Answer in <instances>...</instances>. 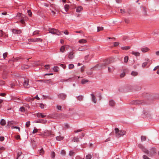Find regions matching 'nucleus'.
I'll list each match as a JSON object with an SVG mask.
<instances>
[{"label":"nucleus","instance_id":"f257e3e1","mask_svg":"<svg viewBox=\"0 0 159 159\" xmlns=\"http://www.w3.org/2000/svg\"><path fill=\"white\" fill-rule=\"evenodd\" d=\"M138 146L139 148H141L144 153L150 156H153L156 153V150L154 148H152L149 152L147 149L142 145L139 144Z\"/></svg>","mask_w":159,"mask_h":159},{"label":"nucleus","instance_id":"f03ea898","mask_svg":"<svg viewBox=\"0 0 159 159\" xmlns=\"http://www.w3.org/2000/svg\"><path fill=\"white\" fill-rule=\"evenodd\" d=\"M115 134L116 137L119 138L125 134L126 131L123 130H120L118 128H115Z\"/></svg>","mask_w":159,"mask_h":159},{"label":"nucleus","instance_id":"7ed1b4c3","mask_svg":"<svg viewBox=\"0 0 159 159\" xmlns=\"http://www.w3.org/2000/svg\"><path fill=\"white\" fill-rule=\"evenodd\" d=\"M48 30L49 31V33L52 34L58 35H59L61 34L60 32L57 29L49 28Z\"/></svg>","mask_w":159,"mask_h":159},{"label":"nucleus","instance_id":"20e7f679","mask_svg":"<svg viewBox=\"0 0 159 159\" xmlns=\"http://www.w3.org/2000/svg\"><path fill=\"white\" fill-rule=\"evenodd\" d=\"M43 135L44 136H53V134L48 130H45L43 133Z\"/></svg>","mask_w":159,"mask_h":159},{"label":"nucleus","instance_id":"39448f33","mask_svg":"<svg viewBox=\"0 0 159 159\" xmlns=\"http://www.w3.org/2000/svg\"><path fill=\"white\" fill-rule=\"evenodd\" d=\"M29 80L28 79H25L24 82L23 83V85L25 88H29L30 86L29 84Z\"/></svg>","mask_w":159,"mask_h":159},{"label":"nucleus","instance_id":"423d86ee","mask_svg":"<svg viewBox=\"0 0 159 159\" xmlns=\"http://www.w3.org/2000/svg\"><path fill=\"white\" fill-rule=\"evenodd\" d=\"M30 40L32 42H42L43 40L40 38H35L34 39H30Z\"/></svg>","mask_w":159,"mask_h":159},{"label":"nucleus","instance_id":"0eeeda50","mask_svg":"<svg viewBox=\"0 0 159 159\" xmlns=\"http://www.w3.org/2000/svg\"><path fill=\"white\" fill-rule=\"evenodd\" d=\"M143 102L141 101H133L131 102V104L134 105H138L142 104Z\"/></svg>","mask_w":159,"mask_h":159},{"label":"nucleus","instance_id":"6e6552de","mask_svg":"<svg viewBox=\"0 0 159 159\" xmlns=\"http://www.w3.org/2000/svg\"><path fill=\"white\" fill-rule=\"evenodd\" d=\"M115 102L113 100H110L109 101V104L110 107H114L115 106Z\"/></svg>","mask_w":159,"mask_h":159},{"label":"nucleus","instance_id":"1a4fd4ad","mask_svg":"<svg viewBox=\"0 0 159 159\" xmlns=\"http://www.w3.org/2000/svg\"><path fill=\"white\" fill-rule=\"evenodd\" d=\"M91 95L92 97V102L94 103H96L97 102V100L95 96L93 93L91 94Z\"/></svg>","mask_w":159,"mask_h":159},{"label":"nucleus","instance_id":"9d476101","mask_svg":"<svg viewBox=\"0 0 159 159\" xmlns=\"http://www.w3.org/2000/svg\"><path fill=\"white\" fill-rule=\"evenodd\" d=\"M12 30V33L14 34H19L21 32V31L20 30L13 29Z\"/></svg>","mask_w":159,"mask_h":159},{"label":"nucleus","instance_id":"9b49d317","mask_svg":"<svg viewBox=\"0 0 159 159\" xmlns=\"http://www.w3.org/2000/svg\"><path fill=\"white\" fill-rule=\"evenodd\" d=\"M74 53L73 52H71L69 54L68 58L69 59H71L74 58Z\"/></svg>","mask_w":159,"mask_h":159},{"label":"nucleus","instance_id":"f8f14e48","mask_svg":"<svg viewBox=\"0 0 159 159\" xmlns=\"http://www.w3.org/2000/svg\"><path fill=\"white\" fill-rule=\"evenodd\" d=\"M36 115L38 118H44L46 116V115L41 113H38L36 114Z\"/></svg>","mask_w":159,"mask_h":159},{"label":"nucleus","instance_id":"ddd939ff","mask_svg":"<svg viewBox=\"0 0 159 159\" xmlns=\"http://www.w3.org/2000/svg\"><path fill=\"white\" fill-rule=\"evenodd\" d=\"M16 122L13 121H9L7 124V126H8L9 127H10V126L12 125H16Z\"/></svg>","mask_w":159,"mask_h":159},{"label":"nucleus","instance_id":"4468645a","mask_svg":"<svg viewBox=\"0 0 159 159\" xmlns=\"http://www.w3.org/2000/svg\"><path fill=\"white\" fill-rule=\"evenodd\" d=\"M58 96L59 97V98L61 99H65L66 98V95L63 94V93H61Z\"/></svg>","mask_w":159,"mask_h":159},{"label":"nucleus","instance_id":"2eb2a0df","mask_svg":"<svg viewBox=\"0 0 159 159\" xmlns=\"http://www.w3.org/2000/svg\"><path fill=\"white\" fill-rule=\"evenodd\" d=\"M83 7L81 6H78L76 9V11L77 12H80L83 10Z\"/></svg>","mask_w":159,"mask_h":159},{"label":"nucleus","instance_id":"dca6fc26","mask_svg":"<svg viewBox=\"0 0 159 159\" xmlns=\"http://www.w3.org/2000/svg\"><path fill=\"white\" fill-rule=\"evenodd\" d=\"M108 71L109 72H112L114 70V68L113 66H110L108 67Z\"/></svg>","mask_w":159,"mask_h":159},{"label":"nucleus","instance_id":"f3484780","mask_svg":"<svg viewBox=\"0 0 159 159\" xmlns=\"http://www.w3.org/2000/svg\"><path fill=\"white\" fill-rule=\"evenodd\" d=\"M149 50V49L147 47L142 48L141 51L143 52H148Z\"/></svg>","mask_w":159,"mask_h":159},{"label":"nucleus","instance_id":"a211bd4d","mask_svg":"<svg viewBox=\"0 0 159 159\" xmlns=\"http://www.w3.org/2000/svg\"><path fill=\"white\" fill-rule=\"evenodd\" d=\"M72 141L74 142H79V138L78 137H75L73 138Z\"/></svg>","mask_w":159,"mask_h":159},{"label":"nucleus","instance_id":"6ab92c4d","mask_svg":"<svg viewBox=\"0 0 159 159\" xmlns=\"http://www.w3.org/2000/svg\"><path fill=\"white\" fill-rule=\"evenodd\" d=\"M46 120H39L37 121L36 122V123H39L43 124H45L46 123Z\"/></svg>","mask_w":159,"mask_h":159},{"label":"nucleus","instance_id":"aec40b11","mask_svg":"<svg viewBox=\"0 0 159 159\" xmlns=\"http://www.w3.org/2000/svg\"><path fill=\"white\" fill-rule=\"evenodd\" d=\"M79 42L80 43H84L87 42V41L85 39H82L79 40Z\"/></svg>","mask_w":159,"mask_h":159},{"label":"nucleus","instance_id":"412c9836","mask_svg":"<svg viewBox=\"0 0 159 159\" xmlns=\"http://www.w3.org/2000/svg\"><path fill=\"white\" fill-rule=\"evenodd\" d=\"M131 54L133 55H134L136 57L139 56L140 55V53L138 52L133 51L132 52Z\"/></svg>","mask_w":159,"mask_h":159},{"label":"nucleus","instance_id":"4be33fe9","mask_svg":"<svg viewBox=\"0 0 159 159\" xmlns=\"http://www.w3.org/2000/svg\"><path fill=\"white\" fill-rule=\"evenodd\" d=\"M120 12L121 14H124L126 13H128L129 14H130L129 11H125V10L124 9H120Z\"/></svg>","mask_w":159,"mask_h":159},{"label":"nucleus","instance_id":"5701e85b","mask_svg":"<svg viewBox=\"0 0 159 159\" xmlns=\"http://www.w3.org/2000/svg\"><path fill=\"white\" fill-rule=\"evenodd\" d=\"M0 124L2 126L5 125L6 124V122L5 120L3 119H2L0 122Z\"/></svg>","mask_w":159,"mask_h":159},{"label":"nucleus","instance_id":"b1692460","mask_svg":"<svg viewBox=\"0 0 159 159\" xmlns=\"http://www.w3.org/2000/svg\"><path fill=\"white\" fill-rule=\"evenodd\" d=\"M88 81H89V80H88L84 79H83L81 80V83L82 84H84L86 83H87L88 82Z\"/></svg>","mask_w":159,"mask_h":159},{"label":"nucleus","instance_id":"393cba45","mask_svg":"<svg viewBox=\"0 0 159 159\" xmlns=\"http://www.w3.org/2000/svg\"><path fill=\"white\" fill-rule=\"evenodd\" d=\"M64 7V8H65V11L66 12H67L69 9V5H67V4L65 5Z\"/></svg>","mask_w":159,"mask_h":159},{"label":"nucleus","instance_id":"a878e982","mask_svg":"<svg viewBox=\"0 0 159 159\" xmlns=\"http://www.w3.org/2000/svg\"><path fill=\"white\" fill-rule=\"evenodd\" d=\"M121 49L123 50H128L130 48V46L123 47L121 48Z\"/></svg>","mask_w":159,"mask_h":159},{"label":"nucleus","instance_id":"bb28decb","mask_svg":"<svg viewBox=\"0 0 159 159\" xmlns=\"http://www.w3.org/2000/svg\"><path fill=\"white\" fill-rule=\"evenodd\" d=\"M65 46H62L60 48V51L62 52H64L65 50Z\"/></svg>","mask_w":159,"mask_h":159},{"label":"nucleus","instance_id":"cd10ccee","mask_svg":"<svg viewBox=\"0 0 159 159\" xmlns=\"http://www.w3.org/2000/svg\"><path fill=\"white\" fill-rule=\"evenodd\" d=\"M64 138L63 137L61 136H60L57 137H56V139L58 141H60L62 140Z\"/></svg>","mask_w":159,"mask_h":159},{"label":"nucleus","instance_id":"c85d7f7f","mask_svg":"<svg viewBox=\"0 0 159 159\" xmlns=\"http://www.w3.org/2000/svg\"><path fill=\"white\" fill-rule=\"evenodd\" d=\"M29 67V66L28 65H24L22 66L21 68L22 69H28Z\"/></svg>","mask_w":159,"mask_h":159},{"label":"nucleus","instance_id":"c756f323","mask_svg":"<svg viewBox=\"0 0 159 159\" xmlns=\"http://www.w3.org/2000/svg\"><path fill=\"white\" fill-rule=\"evenodd\" d=\"M40 155H42L44 153V151L43 150V148H41L40 150H39L38 151Z\"/></svg>","mask_w":159,"mask_h":159},{"label":"nucleus","instance_id":"7c9ffc66","mask_svg":"<svg viewBox=\"0 0 159 159\" xmlns=\"http://www.w3.org/2000/svg\"><path fill=\"white\" fill-rule=\"evenodd\" d=\"M92 157V156L90 154L87 155L86 156V159H91Z\"/></svg>","mask_w":159,"mask_h":159},{"label":"nucleus","instance_id":"2f4dec72","mask_svg":"<svg viewBox=\"0 0 159 159\" xmlns=\"http://www.w3.org/2000/svg\"><path fill=\"white\" fill-rule=\"evenodd\" d=\"M68 67L69 69H71L74 67V66L73 64H69Z\"/></svg>","mask_w":159,"mask_h":159},{"label":"nucleus","instance_id":"473e14b6","mask_svg":"<svg viewBox=\"0 0 159 159\" xmlns=\"http://www.w3.org/2000/svg\"><path fill=\"white\" fill-rule=\"evenodd\" d=\"M59 68L57 66H55L53 68V70L55 72H57L58 71Z\"/></svg>","mask_w":159,"mask_h":159},{"label":"nucleus","instance_id":"72a5a7b5","mask_svg":"<svg viewBox=\"0 0 159 159\" xmlns=\"http://www.w3.org/2000/svg\"><path fill=\"white\" fill-rule=\"evenodd\" d=\"M138 74V73L137 72L132 71L131 73V75L134 76H136Z\"/></svg>","mask_w":159,"mask_h":159},{"label":"nucleus","instance_id":"f704fd0d","mask_svg":"<svg viewBox=\"0 0 159 159\" xmlns=\"http://www.w3.org/2000/svg\"><path fill=\"white\" fill-rule=\"evenodd\" d=\"M20 111L21 112H24L25 111V109L24 107H21L20 109Z\"/></svg>","mask_w":159,"mask_h":159},{"label":"nucleus","instance_id":"c9c22d12","mask_svg":"<svg viewBox=\"0 0 159 159\" xmlns=\"http://www.w3.org/2000/svg\"><path fill=\"white\" fill-rule=\"evenodd\" d=\"M129 59V57L128 56H125L124 58V61L125 62H127L128 61Z\"/></svg>","mask_w":159,"mask_h":159},{"label":"nucleus","instance_id":"e433bc0d","mask_svg":"<svg viewBox=\"0 0 159 159\" xmlns=\"http://www.w3.org/2000/svg\"><path fill=\"white\" fill-rule=\"evenodd\" d=\"M75 153V152L73 151H70V152L69 153V155L71 156H73Z\"/></svg>","mask_w":159,"mask_h":159},{"label":"nucleus","instance_id":"4c0bfd02","mask_svg":"<svg viewBox=\"0 0 159 159\" xmlns=\"http://www.w3.org/2000/svg\"><path fill=\"white\" fill-rule=\"evenodd\" d=\"M24 16H22L21 17V20H20V22L22 24H25V22L24 21Z\"/></svg>","mask_w":159,"mask_h":159},{"label":"nucleus","instance_id":"58836bf2","mask_svg":"<svg viewBox=\"0 0 159 159\" xmlns=\"http://www.w3.org/2000/svg\"><path fill=\"white\" fill-rule=\"evenodd\" d=\"M146 137L145 136H142L141 137V140L142 141H144L146 140Z\"/></svg>","mask_w":159,"mask_h":159},{"label":"nucleus","instance_id":"ea45409f","mask_svg":"<svg viewBox=\"0 0 159 159\" xmlns=\"http://www.w3.org/2000/svg\"><path fill=\"white\" fill-rule=\"evenodd\" d=\"M97 28L98 32L102 30L103 29V27H98Z\"/></svg>","mask_w":159,"mask_h":159},{"label":"nucleus","instance_id":"a19ab883","mask_svg":"<svg viewBox=\"0 0 159 159\" xmlns=\"http://www.w3.org/2000/svg\"><path fill=\"white\" fill-rule=\"evenodd\" d=\"M77 99L78 100H79L80 101H82L83 99V96H78L77 97Z\"/></svg>","mask_w":159,"mask_h":159},{"label":"nucleus","instance_id":"79ce46f5","mask_svg":"<svg viewBox=\"0 0 159 159\" xmlns=\"http://www.w3.org/2000/svg\"><path fill=\"white\" fill-rule=\"evenodd\" d=\"M7 54L8 53L7 52H5L3 54V56L4 59H5L6 58L7 56Z\"/></svg>","mask_w":159,"mask_h":159},{"label":"nucleus","instance_id":"37998d69","mask_svg":"<svg viewBox=\"0 0 159 159\" xmlns=\"http://www.w3.org/2000/svg\"><path fill=\"white\" fill-rule=\"evenodd\" d=\"M143 159H151L146 155H143Z\"/></svg>","mask_w":159,"mask_h":159},{"label":"nucleus","instance_id":"c03bdc74","mask_svg":"<svg viewBox=\"0 0 159 159\" xmlns=\"http://www.w3.org/2000/svg\"><path fill=\"white\" fill-rule=\"evenodd\" d=\"M51 157L52 158H54L55 155V153L54 152H51Z\"/></svg>","mask_w":159,"mask_h":159},{"label":"nucleus","instance_id":"a18cd8bd","mask_svg":"<svg viewBox=\"0 0 159 159\" xmlns=\"http://www.w3.org/2000/svg\"><path fill=\"white\" fill-rule=\"evenodd\" d=\"M27 13L30 16H32V13L30 10H28L27 11Z\"/></svg>","mask_w":159,"mask_h":159},{"label":"nucleus","instance_id":"49530a36","mask_svg":"<svg viewBox=\"0 0 159 159\" xmlns=\"http://www.w3.org/2000/svg\"><path fill=\"white\" fill-rule=\"evenodd\" d=\"M61 154L62 155L65 156L66 155V152L64 150H62L61 152Z\"/></svg>","mask_w":159,"mask_h":159},{"label":"nucleus","instance_id":"de8ad7c7","mask_svg":"<svg viewBox=\"0 0 159 159\" xmlns=\"http://www.w3.org/2000/svg\"><path fill=\"white\" fill-rule=\"evenodd\" d=\"M110 63V61L109 60L107 59V60L105 62V66L108 65Z\"/></svg>","mask_w":159,"mask_h":159},{"label":"nucleus","instance_id":"09e8293b","mask_svg":"<svg viewBox=\"0 0 159 159\" xmlns=\"http://www.w3.org/2000/svg\"><path fill=\"white\" fill-rule=\"evenodd\" d=\"M85 50V49L83 48L82 47H79L78 49V50L80 51H84Z\"/></svg>","mask_w":159,"mask_h":159},{"label":"nucleus","instance_id":"8fccbe9b","mask_svg":"<svg viewBox=\"0 0 159 159\" xmlns=\"http://www.w3.org/2000/svg\"><path fill=\"white\" fill-rule=\"evenodd\" d=\"M38 131V129H36L35 128H34V129L33 131V133L34 134L36 133Z\"/></svg>","mask_w":159,"mask_h":159},{"label":"nucleus","instance_id":"3c124183","mask_svg":"<svg viewBox=\"0 0 159 159\" xmlns=\"http://www.w3.org/2000/svg\"><path fill=\"white\" fill-rule=\"evenodd\" d=\"M119 42H115L114 43V46H116L119 45Z\"/></svg>","mask_w":159,"mask_h":159},{"label":"nucleus","instance_id":"603ef678","mask_svg":"<svg viewBox=\"0 0 159 159\" xmlns=\"http://www.w3.org/2000/svg\"><path fill=\"white\" fill-rule=\"evenodd\" d=\"M26 125L27 127H29L30 125V121H27L26 123Z\"/></svg>","mask_w":159,"mask_h":159},{"label":"nucleus","instance_id":"864d4df0","mask_svg":"<svg viewBox=\"0 0 159 159\" xmlns=\"http://www.w3.org/2000/svg\"><path fill=\"white\" fill-rule=\"evenodd\" d=\"M147 62L143 63L142 65V66L143 67H145L147 65Z\"/></svg>","mask_w":159,"mask_h":159},{"label":"nucleus","instance_id":"5fc2aeb1","mask_svg":"<svg viewBox=\"0 0 159 159\" xmlns=\"http://www.w3.org/2000/svg\"><path fill=\"white\" fill-rule=\"evenodd\" d=\"M81 131H82V129H78L77 130H74V132L75 133H78V132H81Z\"/></svg>","mask_w":159,"mask_h":159},{"label":"nucleus","instance_id":"6e6d98bb","mask_svg":"<svg viewBox=\"0 0 159 159\" xmlns=\"http://www.w3.org/2000/svg\"><path fill=\"white\" fill-rule=\"evenodd\" d=\"M125 75V73L124 72H123L120 74V76L121 78L123 77Z\"/></svg>","mask_w":159,"mask_h":159},{"label":"nucleus","instance_id":"4d7b16f0","mask_svg":"<svg viewBox=\"0 0 159 159\" xmlns=\"http://www.w3.org/2000/svg\"><path fill=\"white\" fill-rule=\"evenodd\" d=\"M45 66V68L47 70H48L50 68V65H46Z\"/></svg>","mask_w":159,"mask_h":159},{"label":"nucleus","instance_id":"13d9d810","mask_svg":"<svg viewBox=\"0 0 159 159\" xmlns=\"http://www.w3.org/2000/svg\"><path fill=\"white\" fill-rule=\"evenodd\" d=\"M85 68V67L84 66H83L82 67H81V71L82 72H83L84 71V70Z\"/></svg>","mask_w":159,"mask_h":159},{"label":"nucleus","instance_id":"bf43d9fd","mask_svg":"<svg viewBox=\"0 0 159 159\" xmlns=\"http://www.w3.org/2000/svg\"><path fill=\"white\" fill-rule=\"evenodd\" d=\"M5 84V82L3 80H0V85H3Z\"/></svg>","mask_w":159,"mask_h":159},{"label":"nucleus","instance_id":"052dcab7","mask_svg":"<svg viewBox=\"0 0 159 159\" xmlns=\"http://www.w3.org/2000/svg\"><path fill=\"white\" fill-rule=\"evenodd\" d=\"M39 31H34L33 32V35H35L36 34H39Z\"/></svg>","mask_w":159,"mask_h":159},{"label":"nucleus","instance_id":"680f3d73","mask_svg":"<svg viewBox=\"0 0 159 159\" xmlns=\"http://www.w3.org/2000/svg\"><path fill=\"white\" fill-rule=\"evenodd\" d=\"M22 153L21 152H19L18 153L17 157V159L21 155V154Z\"/></svg>","mask_w":159,"mask_h":159},{"label":"nucleus","instance_id":"e2e57ef3","mask_svg":"<svg viewBox=\"0 0 159 159\" xmlns=\"http://www.w3.org/2000/svg\"><path fill=\"white\" fill-rule=\"evenodd\" d=\"M22 16H21V14L20 13H17V15H16V17H22Z\"/></svg>","mask_w":159,"mask_h":159},{"label":"nucleus","instance_id":"0e129e2a","mask_svg":"<svg viewBox=\"0 0 159 159\" xmlns=\"http://www.w3.org/2000/svg\"><path fill=\"white\" fill-rule=\"evenodd\" d=\"M4 139V137L1 136L0 137V141H2Z\"/></svg>","mask_w":159,"mask_h":159},{"label":"nucleus","instance_id":"69168bd1","mask_svg":"<svg viewBox=\"0 0 159 159\" xmlns=\"http://www.w3.org/2000/svg\"><path fill=\"white\" fill-rule=\"evenodd\" d=\"M34 98H29V99H27L26 100L28 101H32L34 100Z\"/></svg>","mask_w":159,"mask_h":159},{"label":"nucleus","instance_id":"338daca9","mask_svg":"<svg viewBox=\"0 0 159 159\" xmlns=\"http://www.w3.org/2000/svg\"><path fill=\"white\" fill-rule=\"evenodd\" d=\"M63 32L66 34L68 35L69 34V33L67 30H65L64 32L63 31Z\"/></svg>","mask_w":159,"mask_h":159},{"label":"nucleus","instance_id":"774afa93","mask_svg":"<svg viewBox=\"0 0 159 159\" xmlns=\"http://www.w3.org/2000/svg\"><path fill=\"white\" fill-rule=\"evenodd\" d=\"M44 107V105L43 103H41L40 104V107L41 108H43Z\"/></svg>","mask_w":159,"mask_h":159}]
</instances>
